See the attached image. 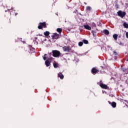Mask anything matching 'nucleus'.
I'll use <instances>...</instances> for the list:
<instances>
[{
    "mask_svg": "<svg viewBox=\"0 0 128 128\" xmlns=\"http://www.w3.org/2000/svg\"><path fill=\"white\" fill-rule=\"evenodd\" d=\"M38 28V30H42L44 28H47L46 22H40Z\"/></svg>",
    "mask_w": 128,
    "mask_h": 128,
    "instance_id": "1",
    "label": "nucleus"
},
{
    "mask_svg": "<svg viewBox=\"0 0 128 128\" xmlns=\"http://www.w3.org/2000/svg\"><path fill=\"white\" fill-rule=\"evenodd\" d=\"M64 52H74V50L70 46H64L62 47Z\"/></svg>",
    "mask_w": 128,
    "mask_h": 128,
    "instance_id": "2",
    "label": "nucleus"
},
{
    "mask_svg": "<svg viewBox=\"0 0 128 128\" xmlns=\"http://www.w3.org/2000/svg\"><path fill=\"white\" fill-rule=\"evenodd\" d=\"M52 56L54 58H58V56H60V52L58 50H54L52 51Z\"/></svg>",
    "mask_w": 128,
    "mask_h": 128,
    "instance_id": "3",
    "label": "nucleus"
},
{
    "mask_svg": "<svg viewBox=\"0 0 128 128\" xmlns=\"http://www.w3.org/2000/svg\"><path fill=\"white\" fill-rule=\"evenodd\" d=\"M118 16H120V18H124V16H126V13L124 12H122V10H119L118 12Z\"/></svg>",
    "mask_w": 128,
    "mask_h": 128,
    "instance_id": "4",
    "label": "nucleus"
},
{
    "mask_svg": "<svg viewBox=\"0 0 128 128\" xmlns=\"http://www.w3.org/2000/svg\"><path fill=\"white\" fill-rule=\"evenodd\" d=\"M98 72V70L96 69V68H93L91 70V72L92 74H96Z\"/></svg>",
    "mask_w": 128,
    "mask_h": 128,
    "instance_id": "5",
    "label": "nucleus"
},
{
    "mask_svg": "<svg viewBox=\"0 0 128 128\" xmlns=\"http://www.w3.org/2000/svg\"><path fill=\"white\" fill-rule=\"evenodd\" d=\"M52 40H58L60 38V34L56 33H54L52 36Z\"/></svg>",
    "mask_w": 128,
    "mask_h": 128,
    "instance_id": "6",
    "label": "nucleus"
},
{
    "mask_svg": "<svg viewBox=\"0 0 128 128\" xmlns=\"http://www.w3.org/2000/svg\"><path fill=\"white\" fill-rule=\"evenodd\" d=\"M100 86L102 88H104V90H108V85L104 84L103 83H100Z\"/></svg>",
    "mask_w": 128,
    "mask_h": 128,
    "instance_id": "7",
    "label": "nucleus"
},
{
    "mask_svg": "<svg viewBox=\"0 0 128 128\" xmlns=\"http://www.w3.org/2000/svg\"><path fill=\"white\" fill-rule=\"evenodd\" d=\"M108 102L110 104H111V106H112V108H116V102H110V101H108Z\"/></svg>",
    "mask_w": 128,
    "mask_h": 128,
    "instance_id": "8",
    "label": "nucleus"
},
{
    "mask_svg": "<svg viewBox=\"0 0 128 128\" xmlns=\"http://www.w3.org/2000/svg\"><path fill=\"white\" fill-rule=\"evenodd\" d=\"M84 26L86 30H92V28L88 25H84Z\"/></svg>",
    "mask_w": 128,
    "mask_h": 128,
    "instance_id": "9",
    "label": "nucleus"
},
{
    "mask_svg": "<svg viewBox=\"0 0 128 128\" xmlns=\"http://www.w3.org/2000/svg\"><path fill=\"white\" fill-rule=\"evenodd\" d=\"M45 64L46 66L48 67L50 66V62L48 60H46L45 62Z\"/></svg>",
    "mask_w": 128,
    "mask_h": 128,
    "instance_id": "10",
    "label": "nucleus"
},
{
    "mask_svg": "<svg viewBox=\"0 0 128 128\" xmlns=\"http://www.w3.org/2000/svg\"><path fill=\"white\" fill-rule=\"evenodd\" d=\"M58 76L61 80H63L64 78V74H62V72H59V74H58Z\"/></svg>",
    "mask_w": 128,
    "mask_h": 128,
    "instance_id": "11",
    "label": "nucleus"
},
{
    "mask_svg": "<svg viewBox=\"0 0 128 128\" xmlns=\"http://www.w3.org/2000/svg\"><path fill=\"white\" fill-rule=\"evenodd\" d=\"M53 66L54 68H58V64L56 63V62H54L53 63Z\"/></svg>",
    "mask_w": 128,
    "mask_h": 128,
    "instance_id": "12",
    "label": "nucleus"
},
{
    "mask_svg": "<svg viewBox=\"0 0 128 128\" xmlns=\"http://www.w3.org/2000/svg\"><path fill=\"white\" fill-rule=\"evenodd\" d=\"M104 32L105 34L108 35L110 34V32L108 30H104Z\"/></svg>",
    "mask_w": 128,
    "mask_h": 128,
    "instance_id": "13",
    "label": "nucleus"
},
{
    "mask_svg": "<svg viewBox=\"0 0 128 128\" xmlns=\"http://www.w3.org/2000/svg\"><path fill=\"white\" fill-rule=\"evenodd\" d=\"M118 35L117 34H114L113 35V38H114V40H118Z\"/></svg>",
    "mask_w": 128,
    "mask_h": 128,
    "instance_id": "14",
    "label": "nucleus"
},
{
    "mask_svg": "<svg viewBox=\"0 0 128 128\" xmlns=\"http://www.w3.org/2000/svg\"><path fill=\"white\" fill-rule=\"evenodd\" d=\"M86 10L88 12H90V10H92V7H90V6H87L86 7Z\"/></svg>",
    "mask_w": 128,
    "mask_h": 128,
    "instance_id": "15",
    "label": "nucleus"
},
{
    "mask_svg": "<svg viewBox=\"0 0 128 128\" xmlns=\"http://www.w3.org/2000/svg\"><path fill=\"white\" fill-rule=\"evenodd\" d=\"M56 32H59V34H62V30L60 28H58L56 29Z\"/></svg>",
    "mask_w": 128,
    "mask_h": 128,
    "instance_id": "16",
    "label": "nucleus"
},
{
    "mask_svg": "<svg viewBox=\"0 0 128 128\" xmlns=\"http://www.w3.org/2000/svg\"><path fill=\"white\" fill-rule=\"evenodd\" d=\"M50 32L48 31H46L44 32V34L46 36H50Z\"/></svg>",
    "mask_w": 128,
    "mask_h": 128,
    "instance_id": "17",
    "label": "nucleus"
},
{
    "mask_svg": "<svg viewBox=\"0 0 128 128\" xmlns=\"http://www.w3.org/2000/svg\"><path fill=\"white\" fill-rule=\"evenodd\" d=\"M123 26H124V28H128V24L124 22L123 24Z\"/></svg>",
    "mask_w": 128,
    "mask_h": 128,
    "instance_id": "18",
    "label": "nucleus"
},
{
    "mask_svg": "<svg viewBox=\"0 0 128 128\" xmlns=\"http://www.w3.org/2000/svg\"><path fill=\"white\" fill-rule=\"evenodd\" d=\"M83 42H84V44H88V41L86 40H84Z\"/></svg>",
    "mask_w": 128,
    "mask_h": 128,
    "instance_id": "19",
    "label": "nucleus"
},
{
    "mask_svg": "<svg viewBox=\"0 0 128 128\" xmlns=\"http://www.w3.org/2000/svg\"><path fill=\"white\" fill-rule=\"evenodd\" d=\"M83 44H84V42H78V46H82Z\"/></svg>",
    "mask_w": 128,
    "mask_h": 128,
    "instance_id": "20",
    "label": "nucleus"
},
{
    "mask_svg": "<svg viewBox=\"0 0 128 128\" xmlns=\"http://www.w3.org/2000/svg\"><path fill=\"white\" fill-rule=\"evenodd\" d=\"M46 56H48V54H45L44 55V56H43V60H46Z\"/></svg>",
    "mask_w": 128,
    "mask_h": 128,
    "instance_id": "21",
    "label": "nucleus"
},
{
    "mask_svg": "<svg viewBox=\"0 0 128 128\" xmlns=\"http://www.w3.org/2000/svg\"><path fill=\"white\" fill-rule=\"evenodd\" d=\"M92 34L94 36H96V32H94V30H92Z\"/></svg>",
    "mask_w": 128,
    "mask_h": 128,
    "instance_id": "22",
    "label": "nucleus"
},
{
    "mask_svg": "<svg viewBox=\"0 0 128 128\" xmlns=\"http://www.w3.org/2000/svg\"><path fill=\"white\" fill-rule=\"evenodd\" d=\"M92 28H96V25L94 22H92Z\"/></svg>",
    "mask_w": 128,
    "mask_h": 128,
    "instance_id": "23",
    "label": "nucleus"
},
{
    "mask_svg": "<svg viewBox=\"0 0 128 128\" xmlns=\"http://www.w3.org/2000/svg\"><path fill=\"white\" fill-rule=\"evenodd\" d=\"M113 53L114 56H118V52L116 50L114 51Z\"/></svg>",
    "mask_w": 128,
    "mask_h": 128,
    "instance_id": "24",
    "label": "nucleus"
},
{
    "mask_svg": "<svg viewBox=\"0 0 128 128\" xmlns=\"http://www.w3.org/2000/svg\"><path fill=\"white\" fill-rule=\"evenodd\" d=\"M126 38H128V32H126Z\"/></svg>",
    "mask_w": 128,
    "mask_h": 128,
    "instance_id": "25",
    "label": "nucleus"
},
{
    "mask_svg": "<svg viewBox=\"0 0 128 128\" xmlns=\"http://www.w3.org/2000/svg\"><path fill=\"white\" fill-rule=\"evenodd\" d=\"M116 8H118V4H116Z\"/></svg>",
    "mask_w": 128,
    "mask_h": 128,
    "instance_id": "26",
    "label": "nucleus"
},
{
    "mask_svg": "<svg viewBox=\"0 0 128 128\" xmlns=\"http://www.w3.org/2000/svg\"><path fill=\"white\" fill-rule=\"evenodd\" d=\"M8 10H12V7L10 9L8 8Z\"/></svg>",
    "mask_w": 128,
    "mask_h": 128,
    "instance_id": "27",
    "label": "nucleus"
},
{
    "mask_svg": "<svg viewBox=\"0 0 128 128\" xmlns=\"http://www.w3.org/2000/svg\"><path fill=\"white\" fill-rule=\"evenodd\" d=\"M38 36H42V34H39Z\"/></svg>",
    "mask_w": 128,
    "mask_h": 128,
    "instance_id": "28",
    "label": "nucleus"
},
{
    "mask_svg": "<svg viewBox=\"0 0 128 128\" xmlns=\"http://www.w3.org/2000/svg\"><path fill=\"white\" fill-rule=\"evenodd\" d=\"M18 13L15 14V16H18Z\"/></svg>",
    "mask_w": 128,
    "mask_h": 128,
    "instance_id": "29",
    "label": "nucleus"
},
{
    "mask_svg": "<svg viewBox=\"0 0 128 128\" xmlns=\"http://www.w3.org/2000/svg\"><path fill=\"white\" fill-rule=\"evenodd\" d=\"M122 42H120V46H122Z\"/></svg>",
    "mask_w": 128,
    "mask_h": 128,
    "instance_id": "30",
    "label": "nucleus"
}]
</instances>
